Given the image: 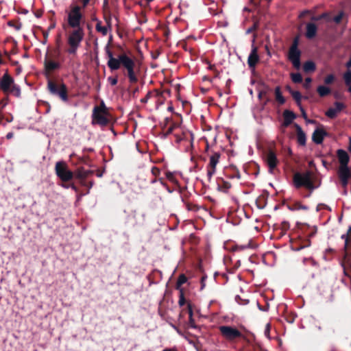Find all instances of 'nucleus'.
I'll list each match as a JSON object with an SVG mask.
<instances>
[{"mask_svg":"<svg viewBox=\"0 0 351 351\" xmlns=\"http://www.w3.org/2000/svg\"><path fill=\"white\" fill-rule=\"evenodd\" d=\"M271 90L270 88L267 86L263 85L262 86H260L258 89V97L259 99H265V104H267L269 99L267 97V93Z\"/></svg>","mask_w":351,"mask_h":351,"instance_id":"nucleus-20","label":"nucleus"},{"mask_svg":"<svg viewBox=\"0 0 351 351\" xmlns=\"http://www.w3.org/2000/svg\"><path fill=\"white\" fill-rule=\"evenodd\" d=\"M348 150H349L350 152H351V137L349 138Z\"/></svg>","mask_w":351,"mask_h":351,"instance_id":"nucleus-50","label":"nucleus"},{"mask_svg":"<svg viewBox=\"0 0 351 351\" xmlns=\"http://www.w3.org/2000/svg\"><path fill=\"white\" fill-rule=\"evenodd\" d=\"M9 93L12 94L16 97H20L21 94L20 86L14 83L9 90Z\"/></svg>","mask_w":351,"mask_h":351,"instance_id":"nucleus-27","label":"nucleus"},{"mask_svg":"<svg viewBox=\"0 0 351 351\" xmlns=\"http://www.w3.org/2000/svg\"><path fill=\"white\" fill-rule=\"evenodd\" d=\"M291 95L294 98V99L297 101L298 106H301L300 100H301V94L299 91H290Z\"/></svg>","mask_w":351,"mask_h":351,"instance_id":"nucleus-33","label":"nucleus"},{"mask_svg":"<svg viewBox=\"0 0 351 351\" xmlns=\"http://www.w3.org/2000/svg\"><path fill=\"white\" fill-rule=\"evenodd\" d=\"M311 77H307L305 79V82H304V87L306 88V89H308L311 86Z\"/></svg>","mask_w":351,"mask_h":351,"instance_id":"nucleus-39","label":"nucleus"},{"mask_svg":"<svg viewBox=\"0 0 351 351\" xmlns=\"http://www.w3.org/2000/svg\"><path fill=\"white\" fill-rule=\"evenodd\" d=\"M14 84V79L6 72L0 79V90L4 93L8 94Z\"/></svg>","mask_w":351,"mask_h":351,"instance_id":"nucleus-11","label":"nucleus"},{"mask_svg":"<svg viewBox=\"0 0 351 351\" xmlns=\"http://www.w3.org/2000/svg\"><path fill=\"white\" fill-rule=\"evenodd\" d=\"M284 122L283 126L287 127L295 119V115L294 113L289 110H285L283 112Z\"/></svg>","mask_w":351,"mask_h":351,"instance_id":"nucleus-22","label":"nucleus"},{"mask_svg":"<svg viewBox=\"0 0 351 351\" xmlns=\"http://www.w3.org/2000/svg\"><path fill=\"white\" fill-rule=\"evenodd\" d=\"M76 177L78 178H84L88 173L84 169H78L75 172Z\"/></svg>","mask_w":351,"mask_h":351,"instance_id":"nucleus-34","label":"nucleus"},{"mask_svg":"<svg viewBox=\"0 0 351 351\" xmlns=\"http://www.w3.org/2000/svg\"><path fill=\"white\" fill-rule=\"evenodd\" d=\"M148 2L151 1L152 0H147Z\"/></svg>","mask_w":351,"mask_h":351,"instance_id":"nucleus-55","label":"nucleus"},{"mask_svg":"<svg viewBox=\"0 0 351 351\" xmlns=\"http://www.w3.org/2000/svg\"><path fill=\"white\" fill-rule=\"evenodd\" d=\"M317 26L314 23H308L306 25V36L308 38H313L317 33Z\"/></svg>","mask_w":351,"mask_h":351,"instance_id":"nucleus-24","label":"nucleus"},{"mask_svg":"<svg viewBox=\"0 0 351 351\" xmlns=\"http://www.w3.org/2000/svg\"><path fill=\"white\" fill-rule=\"evenodd\" d=\"M69 187H70L71 189H73L74 191H75V192H77V191H78V190H77V188L76 187V186H75V185H74L73 184H71V185L69 186Z\"/></svg>","mask_w":351,"mask_h":351,"instance_id":"nucleus-46","label":"nucleus"},{"mask_svg":"<svg viewBox=\"0 0 351 351\" xmlns=\"http://www.w3.org/2000/svg\"><path fill=\"white\" fill-rule=\"evenodd\" d=\"M231 185L228 182H223V185L218 184V189L223 192H227L230 188Z\"/></svg>","mask_w":351,"mask_h":351,"instance_id":"nucleus-35","label":"nucleus"},{"mask_svg":"<svg viewBox=\"0 0 351 351\" xmlns=\"http://www.w3.org/2000/svg\"><path fill=\"white\" fill-rule=\"evenodd\" d=\"M221 154L219 152H215L210 156L209 162L207 165V176L210 180L212 176L216 172V167L219 162Z\"/></svg>","mask_w":351,"mask_h":351,"instance_id":"nucleus-10","label":"nucleus"},{"mask_svg":"<svg viewBox=\"0 0 351 351\" xmlns=\"http://www.w3.org/2000/svg\"><path fill=\"white\" fill-rule=\"evenodd\" d=\"M337 154L339 162V167H348L350 160L348 153L343 149H339Z\"/></svg>","mask_w":351,"mask_h":351,"instance_id":"nucleus-15","label":"nucleus"},{"mask_svg":"<svg viewBox=\"0 0 351 351\" xmlns=\"http://www.w3.org/2000/svg\"><path fill=\"white\" fill-rule=\"evenodd\" d=\"M13 133L12 132H9L6 134V138L8 139H11L12 137H13Z\"/></svg>","mask_w":351,"mask_h":351,"instance_id":"nucleus-47","label":"nucleus"},{"mask_svg":"<svg viewBox=\"0 0 351 351\" xmlns=\"http://www.w3.org/2000/svg\"><path fill=\"white\" fill-rule=\"evenodd\" d=\"M258 60L259 57L257 52V48L253 46L247 58V64L250 68H254Z\"/></svg>","mask_w":351,"mask_h":351,"instance_id":"nucleus-14","label":"nucleus"},{"mask_svg":"<svg viewBox=\"0 0 351 351\" xmlns=\"http://www.w3.org/2000/svg\"><path fill=\"white\" fill-rule=\"evenodd\" d=\"M342 17H343V13H342V12H341V13H339L338 15L335 16L333 18V21H334L336 23H340V21H341Z\"/></svg>","mask_w":351,"mask_h":351,"instance_id":"nucleus-41","label":"nucleus"},{"mask_svg":"<svg viewBox=\"0 0 351 351\" xmlns=\"http://www.w3.org/2000/svg\"><path fill=\"white\" fill-rule=\"evenodd\" d=\"M267 163L269 168V172L272 173L274 168L276 167L278 160L276 154L273 152H269L267 155Z\"/></svg>","mask_w":351,"mask_h":351,"instance_id":"nucleus-18","label":"nucleus"},{"mask_svg":"<svg viewBox=\"0 0 351 351\" xmlns=\"http://www.w3.org/2000/svg\"><path fill=\"white\" fill-rule=\"evenodd\" d=\"M351 237V225L349 226L347 232L341 235V238L344 240V249L347 250L348 247V241L350 237Z\"/></svg>","mask_w":351,"mask_h":351,"instance_id":"nucleus-28","label":"nucleus"},{"mask_svg":"<svg viewBox=\"0 0 351 351\" xmlns=\"http://www.w3.org/2000/svg\"><path fill=\"white\" fill-rule=\"evenodd\" d=\"M178 303H179V305L181 306L185 304V299H184V295L182 293H181V295L180 296Z\"/></svg>","mask_w":351,"mask_h":351,"instance_id":"nucleus-44","label":"nucleus"},{"mask_svg":"<svg viewBox=\"0 0 351 351\" xmlns=\"http://www.w3.org/2000/svg\"><path fill=\"white\" fill-rule=\"evenodd\" d=\"M289 60L291 62L293 66L296 69H300L301 66L300 51L298 50L297 47V40L295 41V43L289 49Z\"/></svg>","mask_w":351,"mask_h":351,"instance_id":"nucleus-9","label":"nucleus"},{"mask_svg":"<svg viewBox=\"0 0 351 351\" xmlns=\"http://www.w3.org/2000/svg\"><path fill=\"white\" fill-rule=\"evenodd\" d=\"M287 208L291 211H296L300 210H308V207L306 205H303L300 202H294L292 204L287 205Z\"/></svg>","mask_w":351,"mask_h":351,"instance_id":"nucleus-23","label":"nucleus"},{"mask_svg":"<svg viewBox=\"0 0 351 351\" xmlns=\"http://www.w3.org/2000/svg\"><path fill=\"white\" fill-rule=\"evenodd\" d=\"M84 36V30L82 27L75 28L68 36V44L69 48L67 52L69 54L75 55L78 47L80 46Z\"/></svg>","mask_w":351,"mask_h":351,"instance_id":"nucleus-2","label":"nucleus"},{"mask_svg":"<svg viewBox=\"0 0 351 351\" xmlns=\"http://www.w3.org/2000/svg\"><path fill=\"white\" fill-rule=\"evenodd\" d=\"M152 173L155 176H158L160 173V170L158 168L156 167H152Z\"/></svg>","mask_w":351,"mask_h":351,"instance_id":"nucleus-43","label":"nucleus"},{"mask_svg":"<svg viewBox=\"0 0 351 351\" xmlns=\"http://www.w3.org/2000/svg\"><path fill=\"white\" fill-rule=\"evenodd\" d=\"M186 280H187L186 277L184 274H181L178 277L177 284H178V285L180 286V285L184 284L186 282Z\"/></svg>","mask_w":351,"mask_h":351,"instance_id":"nucleus-36","label":"nucleus"},{"mask_svg":"<svg viewBox=\"0 0 351 351\" xmlns=\"http://www.w3.org/2000/svg\"><path fill=\"white\" fill-rule=\"evenodd\" d=\"M155 182H156V180H154L152 181V183H154Z\"/></svg>","mask_w":351,"mask_h":351,"instance_id":"nucleus-54","label":"nucleus"},{"mask_svg":"<svg viewBox=\"0 0 351 351\" xmlns=\"http://www.w3.org/2000/svg\"><path fill=\"white\" fill-rule=\"evenodd\" d=\"M317 93L321 97H324L330 93V89L325 86H319L317 87Z\"/></svg>","mask_w":351,"mask_h":351,"instance_id":"nucleus-29","label":"nucleus"},{"mask_svg":"<svg viewBox=\"0 0 351 351\" xmlns=\"http://www.w3.org/2000/svg\"><path fill=\"white\" fill-rule=\"evenodd\" d=\"M108 110L104 101H101L99 106H95L93 110L92 123L98 124L102 126L106 125L108 123L107 118Z\"/></svg>","mask_w":351,"mask_h":351,"instance_id":"nucleus-4","label":"nucleus"},{"mask_svg":"<svg viewBox=\"0 0 351 351\" xmlns=\"http://www.w3.org/2000/svg\"><path fill=\"white\" fill-rule=\"evenodd\" d=\"M56 176L62 181L68 182L73 178V173L69 169L68 165L64 161H58L55 165Z\"/></svg>","mask_w":351,"mask_h":351,"instance_id":"nucleus-7","label":"nucleus"},{"mask_svg":"<svg viewBox=\"0 0 351 351\" xmlns=\"http://www.w3.org/2000/svg\"><path fill=\"white\" fill-rule=\"evenodd\" d=\"M295 127H296V131H297L298 143L302 146H305L306 141V134L300 125H296Z\"/></svg>","mask_w":351,"mask_h":351,"instance_id":"nucleus-19","label":"nucleus"},{"mask_svg":"<svg viewBox=\"0 0 351 351\" xmlns=\"http://www.w3.org/2000/svg\"><path fill=\"white\" fill-rule=\"evenodd\" d=\"M108 81L109 82V83L112 85V86H114L117 84V77H109L108 78Z\"/></svg>","mask_w":351,"mask_h":351,"instance_id":"nucleus-42","label":"nucleus"},{"mask_svg":"<svg viewBox=\"0 0 351 351\" xmlns=\"http://www.w3.org/2000/svg\"><path fill=\"white\" fill-rule=\"evenodd\" d=\"M162 351H177L176 348H166L164 349Z\"/></svg>","mask_w":351,"mask_h":351,"instance_id":"nucleus-49","label":"nucleus"},{"mask_svg":"<svg viewBox=\"0 0 351 351\" xmlns=\"http://www.w3.org/2000/svg\"><path fill=\"white\" fill-rule=\"evenodd\" d=\"M237 247L238 249H239V250H243V249H245V246H244V245H241V246H237Z\"/></svg>","mask_w":351,"mask_h":351,"instance_id":"nucleus-51","label":"nucleus"},{"mask_svg":"<svg viewBox=\"0 0 351 351\" xmlns=\"http://www.w3.org/2000/svg\"><path fill=\"white\" fill-rule=\"evenodd\" d=\"M62 186L65 188V189H68L69 187V186H67L66 184H62Z\"/></svg>","mask_w":351,"mask_h":351,"instance_id":"nucleus-52","label":"nucleus"},{"mask_svg":"<svg viewBox=\"0 0 351 351\" xmlns=\"http://www.w3.org/2000/svg\"><path fill=\"white\" fill-rule=\"evenodd\" d=\"M275 96L276 101L280 104H283L285 102V99L282 96V94L280 90V88L279 86L276 87L275 88Z\"/></svg>","mask_w":351,"mask_h":351,"instance_id":"nucleus-26","label":"nucleus"},{"mask_svg":"<svg viewBox=\"0 0 351 351\" xmlns=\"http://www.w3.org/2000/svg\"><path fill=\"white\" fill-rule=\"evenodd\" d=\"M345 108V105L341 102H335L334 107L330 108L326 112V115L330 118H335L337 114Z\"/></svg>","mask_w":351,"mask_h":351,"instance_id":"nucleus-13","label":"nucleus"},{"mask_svg":"<svg viewBox=\"0 0 351 351\" xmlns=\"http://www.w3.org/2000/svg\"><path fill=\"white\" fill-rule=\"evenodd\" d=\"M304 71L305 72H311L315 70V64L312 61H307L304 64Z\"/></svg>","mask_w":351,"mask_h":351,"instance_id":"nucleus-30","label":"nucleus"},{"mask_svg":"<svg viewBox=\"0 0 351 351\" xmlns=\"http://www.w3.org/2000/svg\"><path fill=\"white\" fill-rule=\"evenodd\" d=\"M95 29L104 36H106L109 32H111L112 31V28L109 27V25H102L101 21H97Z\"/></svg>","mask_w":351,"mask_h":351,"instance_id":"nucleus-21","label":"nucleus"},{"mask_svg":"<svg viewBox=\"0 0 351 351\" xmlns=\"http://www.w3.org/2000/svg\"><path fill=\"white\" fill-rule=\"evenodd\" d=\"M326 135V132L323 129L317 128L313 133L312 140L316 144H321Z\"/></svg>","mask_w":351,"mask_h":351,"instance_id":"nucleus-16","label":"nucleus"},{"mask_svg":"<svg viewBox=\"0 0 351 351\" xmlns=\"http://www.w3.org/2000/svg\"><path fill=\"white\" fill-rule=\"evenodd\" d=\"M291 77L294 83H300L302 81V77L299 73H291Z\"/></svg>","mask_w":351,"mask_h":351,"instance_id":"nucleus-32","label":"nucleus"},{"mask_svg":"<svg viewBox=\"0 0 351 351\" xmlns=\"http://www.w3.org/2000/svg\"><path fill=\"white\" fill-rule=\"evenodd\" d=\"M300 106V110H301V112H302V115L303 117V118L308 123H313V121H311V120H308L307 119V115H306V113L305 112V110H304V108L301 106Z\"/></svg>","mask_w":351,"mask_h":351,"instance_id":"nucleus-40","label":"nucleus"},{"mask_svg":"<svg viewBox=\"0 0 351 351\" xmlns=\"http://www.w3.org/2000/svg\"><path fill=\"white\" fill-rule=\"evenodd\" d=\"M188 311H189V324L191 327L195 328V321L193 317V309H192V306H191V304H188Z\"/></svg>","mask_w":351,"mask_h":351,"instance_id":"nucleus-31","label":"nucleus"},{"mask_svg":"<svg viewBox=\"0 0 351 351\" xmlns=\"http://www.w3.org/2000/svg\"><path fill=\"white\" fill-rule=\"evenodd\" d=\"M105 52L108 58L107 65L111 71L118 70L122 66L127 71L130 82H138L139 68L136 66L132 58L125 53L120 54L117 58H114L108 44L105 47Z\"/></svg>","mask_w":351,"mask_h":351,"instance_id":"nucleus-1","label":"nucleus"},{"mask_svg":"<svg viewBox=\"0 0 351 351\" xmlns=\"http://www.w3.org/2000/svg\"><path fill=\"white\" fill-rule=\"evenodd\" d=\"M80 8L75 5L71 8L68 14V23L71 27L78 28L80 27V21L82 15L80 12Z\"/></svg>","mask_w":351,"mask_h":351,"instance_id":"nucleus-8","label":"nucleus"},{"mask_svg":"<svg viewBox=\"0 0 351 351\" xmlns=\"http://www.w3.org/2000/svg\"><path fill=\"white\" fill-rule=\"evenodd\" d=\"M219 330L223 338L228 342H236L245 337L242 332L234 326H221Z\"/></svg>","mask_w":351,"mask_h":351,"instance_id":"nucleus-3","label":"nucleus"},{"mask_svg":"<svg viewBox=\"0 0 351 351\" xmlns=\"http://www.w3.org/2000/svg\"><path fill=\"white\" fill-rule=\"evenodd\" d=\"M335 79V77L333 75L330 74L328 76L326 77L324 79V82L327 84H331Z\"/></svg>","mask_w":351,"mask_h":351,"instance_id":"nucleus-38","label":"nucleus"},{"mask_svg":"<svg viewBox=\"0 0 351 351\" xmlns=\"http://www.w3.org/2000/svg\"><path fill=\"white\" fill-rule=\"evenodd\" d=\"M328 14H326V13H324V14H321V15H319V16H313V17H312V18H311V20H313V21H319V20H321V19H326V18H328ZM330 19H327V21H330Z\"/></svg>","mask_w":351,"mask_h":351,"instance_id":"nucleus-37","label":"nucleus"},{"mask_svg":"<svg viewBox=\"0 0 351 351\" xmlns=\"http://www.w3.org/2000/svg\"><path fill=\"white\" fill-rule=\"evenodd\" d=\"M104 19H105L106 25H109V27L112 28L111 16H106Z\"/></svg>","mask_w":351,"mask_h":351,"instance_id":"nucleus-45","label":"nucleus"},{"mask_svg":"<svg viewBox=\"0 0 351 351\" xmlns=\"http://www.w3.org/2000/svg\"><path fill=\"white\" fill-rule=\"evenodd\" d=\"M82 3H83V7H86L90 1V0H82Z\"/></svg>","mask_w":351,"mask_h":351,"instance_id":"nucleus-48","label":"nucleus"},{"mask_svg":"<svg viewBox=\"0 0 351 351\" xmlns=\"http://www.w3.org/2000/svg\"><path fill=\"white\" fill-rule=\"evenodd\" d=\"M343 80L346 85L348 86V90L351 93V70L348 69L343 73Z\"/></svg>","mask_w":351,"mask_h":351,"instance_id":"nucleus-25","label":"nucleus"},{"mask_svg":"<svg viewBox=\"0 0 351 351\" xmlns=\"http://www.w3.org/2000/svg\"><path fill=\"white\" fill-rule=\"evenodd\" d=\"M251 32H252V29H248L247 30V34L250 33Z\"/></svg>","mask_w":351,"mask_h":351,"instance_id":"nucleus-53","label":"nucleus"},{"mask_svg":"<svg viewBox=\"0 0 351 351\" xmlns=\"http://www.w3.org/2000/svg\"><path fill=\"white\" fill-rule=\"evenodd\" d=\"M293 184L296 188L304 186L308 189H313L314 185L311 180V173L309 171L304 173H296L293 176Z\"/></svg>","mask_w":351,"mask_h":351,"instance_id":"nucleus-5","label":"nucleus"},{"mask_svg":"<svg viewBox=\"0 0 351 351\" xmlns=\"http://www.w3.org/2000/svg\"><path fill=\"white\" fill-rule=\"evenodd\" d=\"M44 64L45 69L47 73H51L60 67V64L58 62L53 61L47 58L45 59Z\"/></svg>","mask_w":351,"mask_h":351,"instance_id":"nucleus-17","label":"nucleus"},{"mask_svg":"<svg viewBox=\"0 0 351 351\" xmlns=\"http://www.w3.org/2000/svg\"><path fill=\"white\" fill-rule=\"evenodd\" d=\"M47 88L51 95H58L63 101H68L67 88L64 83L57 84L49 80Z\"/></svg>","mask_w":351,"mask_h":351,"instance_id":"nucleus-6","label":"nucleus"},{"mask_svg":"<svg viewBox=\"0 0 351 351\" xmlns=\"http://www.w3.org/2000/svg\"><path fill=\"white\" fill-rule=\"evenodd\" d=\"M338 176L342 187L346 189L351 176V171L348 167H339Z\"/></svg>","mask_w":351,"mask_h":351,"instance_id":"nucleus-12","label":"nucleus"}]
</instances>
